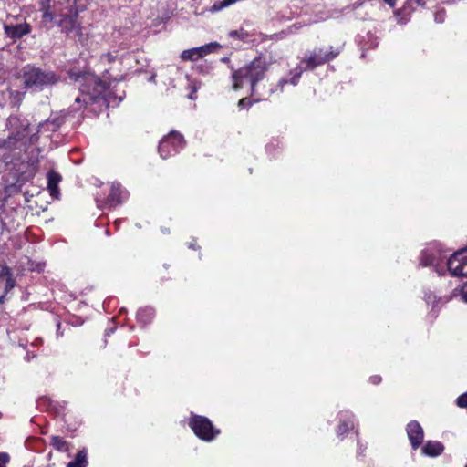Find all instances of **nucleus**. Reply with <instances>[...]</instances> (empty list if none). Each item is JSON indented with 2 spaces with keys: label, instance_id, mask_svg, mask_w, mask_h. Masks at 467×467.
Masks as SVG:
<instances>
[{
  "label": "nucleus",
  "instance_id": "obj_1",
  "mask_svg": "<svg viewBox=\"0 0 467 467\" xmlns=\"http://www.w3.org/2000/svg\"><path fill=\"white\" fill-rule=\"evenodd\" d=\"M342 50L343 45L337 47L329 46L327 47L314 48L301 59L299 66L290 71V79L288 80L285 78H282L276 84L275 88L269 89L267 95L270 96L276 91L283 92L284 87L286 84H291L293 86L297 85L304 69L313 70L318 66L330 62L331 60L335 59L342 52Z\"/></svg>",
  "mask_w": 467,
  "mask_h": 467
},
{
  "label": "nucleus",
  "instance_id": "obj_2",
  "mask_svg": "<svg viewBox=\"0 0 467 467\" xmlns=\"http://www.w3.org/2000/svg\"><path fill=\"white\" fill-rule=\"evenodd\" d=\"M270 63L265 57H254L232 73L233 88L238 90L244 83H248L252 96H264L259 92L258 84L265 78Z\"/></svg>",
  "mask_w": 467,
  "mask_h": 467
},
{
  "label": "nucleus",
  "instance_id": "obj_3",
  "mask_svg": "<svg viewBox=\"0 0 467 467\" xmlns=\"http://www.w3.org/2000/svg\"><path fill=\"white\" fill-rule=\"evenodd\" d=\"M20 78L24 88L33 92L42 91L44 88L57 84L59 80V77L55 72L31 65H26L22 68Z\"/></svg>",
  "mask_w": 467,
  "mask_h": 467
},
{
  "label": "nucleus",
  "instance_id": "obj_4",
  "mask_svg": "<svg viewBox=\"0 0 467 467\" xmlns=\"http://www.w3.org/2000/svg\"><path fill=\"white\" fill-rule=\"evenodd\" d=\"M70 79L78 83L79 90L88 100H95L106 89V84L99 77L89 72H69Z\"/></svg>",
  "mask_w": 467,
  "mask_h": 467
},
{
  "label": "nucleus",
  "instance_id": "obj_5",
  "mask_svg": "<svg viewBox=\"0 0 467 467\" xmlns=\"http://www.w3.org/2000/svg\"><path fill=\"white\" fill-rule=\"evenodd\" d=\"M189 425L195 435L205 441H213L220 433V431L213 427L212 421L203 416L192 414Z\"/></svg>",
  "mask_w": 467,
  "mask_h": 467
},
{
  "label": "nucleus",
  "instance_id": "obj_6",
  "mask_svg": "<svg viewBox=\"0 0 467 467\" xmlns=\"http://www.w3.org/2000/svg\"><path fill=\"white\" fill-rule=\"evenodd\" d=\"M185 146L183 136L171 130L159 144V152L162 159H167L178 153Z\"/></svg>",
  "mask_w": 467,
  "mask_h": 467
},
{
  "label": "nucleus",
  "instance_id": "obj_7",
  "mask_svg": "<svg viewBox=\"0 0 467 467\" xmlns=\"http://www.w3.org/2000/svg\"><path fill=\"white\" fill-rule=\"evenodd\" d=\"M60 19L57 21V26L61 27V31L67 36L73 37L75 40L82 42L84 35L82 26L78 21V14L74 15H60Z\"/></svg>",
  "mask_w": 467,
  "mask_h": 467
},
{
  "label": "nucleus",
  "instance_id": "obj_8",
  "mask_svg": "<svg viewBox=\"0 0 467 467\" xmlns=\"http://www.w3.org/2000/svg\"><path fill=\"white\" fill-rule=\"evenodd\" d=\"M446 254L441 249L440 244H433L431 246L424 249L421 253L420 265L422 266L432 265L435 271L441 275L440 265L446 259Z\"/></svg>",
  "mask_w": 467,
  "mask_h": 467
},
{
  "label": "nucleus",
  "instance_id": "obj_9",
  "mask_svg": "<svg viewBox=\"0 0 467 467\" xmlns=\"http://www.w3.org/2000/svg\"><path fill=\"white\" fill-rule=\"evenodd\" d=\"M447 268L451 275L467 277V248L454 253L447 259Z\"/></svg>",
  "mask_w": 467,
  "mask_h": 467
},
{
  "label": "nucleus",
  "instance_id": "obj_10",
  "mask_svg": "<svg viewBox=\"0 0 467 467\" xmlns=\"http://www.w3.org/2000/svg\"><path fill=\"white\" fill-rule=\"evenodd\" d=\"M217 42H211L201 47L183 50L181 54V59L183 61H196L211 54L220 47Z\"/></svg>",
  "mask_w": 467,
  "mask_h": 467
},
{
  "label": "nucleus",
  "instance_id": "obj_11",
  "mask_svg": "<svg viewBox=\"0 0 467 467\" xmlns=\"http://www.w3.org/2000/svg\"><path fill=\"white\" fill-rule=\"evenodd\" d=\"M406 431L412 449H418L423 441L424 432L422 427L418 421L412 420L408 423Z\"/></svg>",
  "mask_w": 467,
  "mask_h": 467
},
{
  "label": "nucleus",
  "instance_id": "obj_12",
  "mask_svg": "<svg viewBox=\"0 0 467 467\" xmlns=\"http://www.w3.org/2000/svg\"><path fill=\"white\" fill-rule=\"evenodd\" d=\"M4 31L6 36L16 40L29 34L31 32V26L26 22L16 25L8 24L4 26Z\"/></svg>",
  "mask_w": 467,
  "mask_h": 467
},
{
  "label": "nucleus",
  "instance_id": "obj_13",
  "mask_svg": "<svg viewBox=\"0 0 467 467\" xmlns=\"http://www.w3.org/2000/svg\"><path fill=\"white\" fill-rule=\"evenodd\" d=\"M128 197V192L124 191L120 184L114 183L111 186L110 192L107 198L109 206L114 207L120 204Z\"/></svg>",
  "mask_w": 467,
  "mask_h": 467
},
{
  "label": "nucleus",
  "instance_id": "obj_14",
  "mask_svg": "<svg viewBox=\"0 0 467 467\" xmlns=\"http://www.w3.org/2000/svg\"><path fill=\"white\" fill-rule=\"evenodd\" d=\"M61 180H62L61 175L54 171H50L47 173V189L49 191L50 195L54 199L59 198L60 192H59L58 184L61 182Z\"/></svg>",
  "mask_w": 467,
  "mask_h": 467
},
{
  "label": "nucleus",
  "instance_id": "obj_15",
  "mask_svg": "<svg viewBox=\"0 0 467 467\" xmlns=\"http://www.w3.org/2000/svg\"><path fill=\"white\" fill-rule=\"evenodd\" d=\"M444 446L440 441H429L422 447V453L430 456L436 457L443 452Z\"/></svg>",
  "mask_w": 467,
  "mask_h": 467
},
{
  "label": "nucleus",
  "instance_id": "obj_16",
  "mask_svg": "<svg viewBox=\"0 0 467 467\" xmlns=\"http://www.w3.org/2000/svg\"><path fill=\"white\" fill-rule=\"evenodd\" d=\"M353 415L349 412H341L340 423L337 427V433L338 436L345 434L349 429L354 428V422L351 420Z\"/></svg>",
  "mask_w": 467,
  "mask_h": 467
},
{
  "label": "nucleus",
  "instance_id": "obj_17",
  "mask_svg": "<svg viewBox=\"0 0 467 467\" xmlns=\"http://www.w3.org/2000/svg\"><path fill=\"white\" fill-rule=\"evenodd\" d=\"M88 466V451L80 450L75 459L67 463V467H87Z\"/></svg>",
  "mask_w": 467,
  "mask_h": 467
},
{
  "label": "nucleus",
  "instance_id": "obj_18",
  "mask_svg": "<svg viewBox=\"0 0 467 467\" xmlns=\"http://www.w3.org/2000/svg\"><path fill=\"white\" fill-rule=\"evenodd\" d=\"M155 312L154 309L151 307H144L138 311L137 313V319L139 322L142 324H148L150 323L152 318L154 317Z\"/></svg>",
  "mask_w": 467,
  "mask_h": 467
},
{
  "label": "nucleus",
  "instance_id": "obj_19",
  "mask_svg": "<svg viewBox=\"0 0 467 467\" xmlns=\"http://www.w3.org/2000/svg\"><path fill=\"white\" fill-rule=\"evenodd\" d=\"M50 444L58 451L66 452L69 451V443L59 436H52Z\"/></svg>",
  "mask_w": 467,
  "mask_h": 467
},
{
  "label": "nucleus",
  "instance_id": "obj_20",
  "mask_svg": "<svg viewBox=\"0 0 467 467\" xmlns=\"http://www.w3.org/2000/svg\"><path fill=\"white\" fill-rule=\"evenodd\" d=\"M229 37L237 38L242 41H245L249 36V33L244 31L243 28L238 30H232L228 33Z\"/></svg>",
  "mask_w": 467,
  "mask_h": 467
},
{
  "label": "nucleus",
  "instance_id": "obj_21",
  "mask_svg": "<svg viewBox=\"0 0 467 467\" xmlns=\"http://www.w3.org/2000/svg\"><path fill=\"white\" fill-rule=\"evenodd\" d=\"M60 124H61V121L58 120V119H54V120L47 119V120H46L44 122H41L39 124V129H40L39 131L42 129H46L48 126H52V128L51 129H47V130L54 131V130H56L60 126Z\"/></svg>",
  "mask_w": 467,
  "mask_h": 467
},
{
  "label": "nucleus",
  "instance_id": "obj_22",
  "mask_svg": "<svg viewBox=\"0 0 467 467\" xmlns=\"http://www.w3.org/2000/svg\"><path fill=\"white\" fill-rule=\"evenodd\" d=\"M117 60H119L118 56L117 55H113L112 53L103 54L100 57V61L103 64H110V63H113V62H115Z\"/></svg>",
  "mask_w": 467,
  "mask_h": 467
},
{
  "label": "nucleus",
  "instance_id": "obj_23",
  "mask_svg": "<svg viewBox=\"0 0 467 467\" xmlns=\"http://www.w3.org/2000/svg\"><path fill=\"white\" fill-rule=\"evenodd\" d=\"M456 404L460 408L467 409V392L460 395L456 400Z\"/></svg>",
  "mask_w": 467,
  "mask_h": 467
},
{
  "label": "nucleus",
  "instance_id": "obj_24",
  "mask_svg": "<svg viewBox=\"0 0 467 467\" xmlns=\"http://www.w3.org/2000/svg\"><path fill=\"white\" fill-rule=\"evenodd\" d=\"M12 276L11 269L6 265H0V277L1 278H7Z\"/></svg>",
  "mask_w": 467,
  "mask_h": 467
},
{
  "label": "nucleus",
  "instance_id": "obj_25",
  "mask_svg": "<svg viewBox=\"0 0 467 467\" xmlns=\"http://www.w3.org/2000/svg\"><path fill=\"white\" fill-rule=\"evenodd\" d=\"M17 139L15 137H8L6 140H4L3 146L5 148H12L16 147Z\"/></svg>",
  "mask_w": 467,
  "mask_h": 467
},
{
  "label": "nucleus",
  "instance_id": "obj_26",
  "mask_svg": "<svg viewBox=\"0 0 467 467\" xmlns=\"http://www.w3.org/2000/svg\"><path fill=\"white\" fill-rule=\"evenodd\" d=\"M26 92H19V91H11L10 96L13 99L16 100L17 102H21L25 96Z\"/></svg>",
  "mask_w": 467,
  "mask_h": 467
},
{
  "label": "nucleus",
  "instance_id": "obj_27",
  "mask_svg": "<svg viewBox=\"0 0 467 467\" xmlns=\"http://www.w3.org/2000/svg\"><path fill=\"white\" fill-rule=\"evenodd\" d=\"M42 18L45 22H52L54 20V15L48 9L45 10Z\"/></svg>",
  "mask_w": 467,
  "mask_h": 467
},
{
  "label": "nucleus",
  "instance_id": "obj_28",
  "mask_svg": "<svg viewBox=\"0 0 467 467\" xmlns=\"http://www.w3.org/2000/svg\"><path fill=\"white\" fill-rule=\"evenodd\" d=\"M434 18L437 23H442L445 19V11L440 10V11L436 12Z\"/></svg>",
  "mask_w": 467,
  "mask_h": 467
},
{
  "label": "nucleus",
  "instance_id": "obj_29",
  "mask_svg": "<svg viewBox=\"0 0 467 467\" xmlns=\"http://www.w3.org/2000/svg\"><path fill=\"white\" fill-rule=\"evenodd\" d=\"M5 292L11 290L15 286V280L13 279V276L5 278Z\"/></svg>",
  "mask_w": 467,
  "mask_h": 467
},
{
  "label": "nucleus",
  "instance_id": "obj_30",
  "mask_svg": "<svg viewBox=\"0 0 467 467\" xmlns=\"http://www.w3.org/2000/svg\"><path fill=\"white\" fill-rule=\"evenodd\" d=\"M8 461H9L8 454L5 453V452H0V467H5Z\"/></svg>",
  "mask_w": 467,
  "mask_h": 467
},
{
  "label": "nucleus",
  "instance_id": "obj_31",
  "mask_svg": "<svg viewBox=\"0 0 467 467\" xmlns=\"http://www.w3.org/2000/svg\"><path fill=\"white\" fill-rule=\"evenodd\" d=\"M461 297L462 299L467 303V284H465L464 285H462V290H461Z\"/></svg>",
  "mask_w": 467,
  "mask_h": 467
},
{
  "label": "nucleus",
  "instance_id": "obj_32",
  "mask_svg": "<svg viewBox=\"0 0 467 467\" xmlns=\"http://www.w3.org/2000/svg\"><path fill=\"white\" fill-rule=\"evenodd\" d=\"M110 69H106L105 70V73L109 75V77L112 78L114 80L116 81H120L123 79V76L122 75H116V76H111L110 74Z\"/></svg>",
  "mask_w": 467,
  "mask_h": 467
},
{
  "label": "nucleus",
  "instance_id": "obj_33",
  "mask_svg": "<svg viewBox=\"0 0 467 467\" xmlns=\"http://www.w3.org/2000/svg\"><path fill=\"white\" fill-rule=\"evenodd\" d=\"M251 101L248 100L246 98L241 99L238 102V106L240 108H244L245 105H251Z\"/></svg>",
  "mask_w": 467,
  "mask_h": 467
},
{
  "label": "nucleus",
  "instance_id": "obj_34",
  "mask_svg": "<svg viewBox=\"0 0 467 467\" xmlns=\"http://www.w3.org/2000/svg\"><path fill=\"white\" fill-rule=\"evenodd\" d=\"M370 382L377 385L381 381V378L379 376H372L369 379Z\"/></svg>",
  "mask_w": 467,
  "mask_h": 467
},
{
  "label": "nucleus",
  "instance_id": "obj_35",
  "mask_svg": "<svg viewBox=\"0 0 467 467\" xmlns=\"http://www.w3.org/2000/svg\"><path fill=\"white\" fill-rule=\"evenodd\" d=\"M81 101H83L85 104H88V102H90L91 100H88L87 96H85L83 99H81V98H80V97H77V98L75 99V102H76V103H80Z\"/></svg>",
  "mask_w": 467,
  "mask_h": 467
},
{
  "label": "nucleus",
  "instance_id": "obj_36",
  "mask_svg": "<svg viewBox=\"0 0 467 467\" xmlns=\"http://www.w3.org/2000/svg\"><path fill=\"white\" fill-rule=\"evenodd\" d=\"M388 5L390 6H394L395 1L394 0H384Z\"/></svg>",
  "mask_w": 467,
  "mask_h": 467
},
{
  "label": "nucleus",
  "instance_id": "obj_37",
  "mask_svg": "<svg viewBox=\"0 0 467 467\" xmlns=\"http://www.w3.org/2000/svg\"><path fill=\"white\" fill-rule=\"evenodd\" d=\"M417 3H418L419 5H424V2H422L421 0H417Z\"/></svg>",
  "mask_w": 467,
  "mask_h": 467
},
{
  "label": "nucleus",
  "instance_id": "obj_38",
  "mask_svg": "<svg viewBox=\"0 0 467 467\" xmlns=\"http://www.w3.org/2000/svg\"><path fill=\"white\" fill-rule=\"evenodd\" d=\"M162 232L165 233V234H168L169 230L168 229H163Z\"/></svg>",
  "mask_w": 467,
  "mask_h": 467
},
{
  "label": "nucleus",
  "instance_id": "obj_39",
  "mask_svg": "<svg viewBox=\"0 0 467 467\" xmlns=\"http://www.w3.org/2000/svg\"><path fill=\"white\" fill-rule=\"evenodd\" d=\"M189 247H190V248H192V249H194V248H195L193 244H190V245H189Z\"/></svg>",
  "mask_w": 467,
  "mask_h": 467
}]
</instances>
